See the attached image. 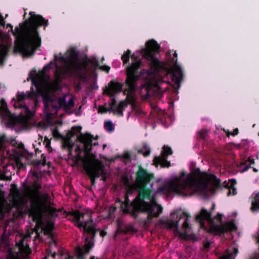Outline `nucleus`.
Segmentation results:
<instances>
[{
  "mask_svg": "<svg viewBox=\"0 0 259 259\" xmlns=\"http://www.w3.org/2000/svg\"><path fill=\"white\" fill-rule=\"evenodd\" d=\"M30 17L23 23L19 24L15 30L11 24H7V28H10L14 41L15 53H20L26 57L34 55L38 48L41 46V40L39 34L38 28L44 25H49L48 20H46L41 15H36L34 12L29 13Z\"/></svg>",
  "mask_w": 259,
  "mask_h": 259,
  "instance_id": "nucleus-1",
  "label": "nucleus"
},
{
  "mask_svg": "<svg viewBox=\"0 0 259 259\" xmlns=\"http://www.w3.org/2000/svg\"><path fill=\"white\" fill-rule=\"evenodd\" d=\"M69 58L61 56L59 59L66 65L65 73L70 76L74 77L80 80H85L89 72L93 73L98 68L109 72L110 67L107 65L99 66L97 61L87 58L85 60H78V53L73 48L69 50Z\"/></svg>",
  "mask_w": 259,
  "mask_h": 259,
  "instance_id": "nucleus-2",
  "label": "nucleus"
},
{
  "mask_svg": "<svg viewBox=\"0 0 259 259\" xmlns=\"http://www.w3.org/2000/svg\"><path fill=\"white\" fill-rule=\"evenodd\" d=\"M136 197L130 202L127 194L124 197V200H116L115 204L120 207L124 214H130L133 218L136 219L139 214L146 213L148 219L151 220L154 218H157L162 212L163 208L158 205L156 201L148 200L147 198H139L135 201Z\"/></svg>",
  "mask_w": 259,
  "mask_h": 259,
  "instance_id": "nucleus-3",
  "label": "nucleus"
},
{
  "mask_svg": "<svg viewBox=\"0 0 259 259\" xmlns=\"http://www.w3.org/2000/svg\"><path fill=\"white\" fill-rule=\"evenodd\" d=\"M131 58L133 62L126 68V79L124 83L127 89L125 90L128 94L136 91L138 88V81L140 78L138 74L139 70L142 66L141 60L135 54L131 55V51L127 50L121 56L123 64L125 65L129 62Z\"/></svg>",
  "mask_w": 259,
  "mask_h": 259,
  "instance_id": "nucleus-4",
  "label": "nucleus"
},
{
  "mask_svg": "<svg viewBox=\"0 0 259 259\" xmlns=\"http://www.w3.org/2000/svg\"><path fill=\"white\" fill-rule=\"evenodd\" d=\"M195 183V179L192 176L186 175L185 172H182L179 176L176 177L159 187L157 191L162 194L174 192L179 195H183V191L193 188Z\"/></svg>",
  "mask_w": 259,
  "mask_h": 259,
  "instance_id": "nucleus-5",
  "label": "nucleus"
},
{
  "mask_svg": "<svg viewBox=\"0 0 259 259\" xmlns=\"http://www.w3.org/2000/svg\"><path fill=\"white\" fill-rule=\"evenodd\" d=\"M153 178V174L149 173L141 165H138L136 174V181L138 186L139 191L138 197L136 199L135 201L140 198H147L148 200L156 201L155 196L152 194L151 189L147 187Z\"/></svg>",
  "mask_w": 259,
  "mask_h": 259,
  "instance_id": "nucleus-6",
  "label": "nucleus"
},
{
  "mask_svg": "<svg viewBox=\"0 0 259 259\" xmlns=\"http://www.w3.org/2000/svg\"><path fill=\"white\" fill-rule=\"evenodd\" d=\"M159 48L160 46L156 41L151 39L146 42L144 50V56L149 62L150 69L155 73L165 68V64L155 57V54L159 52Z\"/></svg>",
  "mask_w": 259,
  "mask_h": 259,
  "instance_id": "nucleus-7",
  "label": "nucleus"
},
{
  "mask_svg": "<svg viewBox=\"0 0 259 259\" xmlns=\"http://www.w3.org/2000/svg\"><path fill=\"white\" fill-rule=\"evenodd\" d=\"M92 212L90 210L79 211L78 210H72L67 212V215L73 217L77 221H79L80 217H87V220L83 222H78L76 226L81 229L83 228L84 233H87L90 239H94L96 236V230L91 225L93 224V219L92 217Z\"/></svg>",
  "mask_w": 259,
  "mask_h": 259,
  "instance_id": "nucleus-8",
  "label": "nucleus"
},
{
  "mask_svg": "<svg viewBox=\"0 0 259 259\" xmlns=\"http://www.w3.org/2000/svg\"><path fill=\"white\" fill-rule=\"evenodd\" d=\"M34 187L33 192L36 199L32 201V206L31 208H28L27 211L24 212L21 210V212L28 214L29 217L32 218L33 222L37 223L41 221L42 218L41 206L42 205H44V204L40 201L42 197L39 191V190L41 189V185L39 184L35 183Z\"/></svg>",
  "mask_w": 259,
  "mask_h": 259,
  "instance_id": "nucleus-9",
  "label": "nucleus"
},
{
  "mask_svg": "<svg viewBox=\"0 0 259 259\" xmlns=\"http://www.w3.org/2000/svg\"><path fill=\"white\" fill-rule=\"evenodd\" d=\"M17 100L15 101L14 106L15 108H22L24 113L28 117L33 116V113L30 110L29 108L26 105L24 101L26 100H31L34 101V93L27 92L26 93L24 92H18L17 93Z\"/></svg>",
  "mask_w": 259,
  "mask_h": 259,
  "instance_id": "nucleus-10",
  "label": "nucleus"
},
{
  "mask_svg": "<svg viewBox=\"0 0 259 259\" xmlns=\"http://www.w3.org/2000/svg\"><path fill=\"white\" fill-rule=\"evenodd\" d=\"M96 163H91L85 166V169L90 178L92 186L95 184L97 178H99L100 176H104L106 174L102 163L98 159L96 160Z\"/></svg>",
  "mask_w": 259,
  "mask_h": 259,
  "instance_id": "nucleus-11",
  "label": "nucleus"
},
{
  "mask_svg": "<svg viewBox=\"0 0 259 259\" xmlns=\"http://www.w3.org/2000/svg\"><path fill=\"white\" fill-rule=\"evenodd\" d=\"M237 229L234 221H231L219 225H214L210 228L209 232L215 235H221L228 232L235 231Z\"/></svg>",
  "mask_w": 259,
  "mask_h": 259,
  "instance_id": "nucleus-12",
  "label": "nucleus"
},
{
  "mask_svg": "<svg viewBox=\"0 0 259 259\" xmlns=\"http://www.w3.org/2000/svg\"><path fill=\"white\" fill-rule=\"evenodd\" d=\"M94 139L93 135L90 133L84 134H80L77 137V140L83 145V149L86 154H90L93 146L98 145V142L93 143V140Z\"/></svg>",
  "mask_w": 259,
  "mask_h": 259,
  "instance_id": "nucleus-13",
  "label": "nucleus"
},
{
  "mask_svg": "<svg viewBox=\"0 0 259 259\" xmlns=\"http://www.w3.org/2000/svg\"><path fill=\"white\" fill-rule=\"evenodd\" d=\"M90 237L87 236L85 238V243L83 248L80 246H77L75 248V252L77 259H85V255L90 253L92 248L94 247V243L92 240H90Z\"/></svg>",
  "mask_w": 259,
  "mask_h": 259,
  "instance_id": "nucleus-14",
  "label": "nucleus"
},
{
  "mask_svg": "<svg viewBox=\"0 0 259 259\" xmlns=\"http://www.w3.org/2000/svg\"><path fill=\"white\" fill-rule=\"evenodd\" d=\"M215 207V204L213 203L209 211H208L204 208H202L200 213L196 215V221L203 225H204V220L212 221L213 219L211 217V213L212 211L214 210Z\"/></svg>",
  "mask_w": 259,
  "mask_h": 259,
  "instance_id": "nucleus-15",
  "label": "nucleus"
},
{
  "mask_svg": "<svg viewBox=\"0 0 259 259\" xmlns=\"http://www.w3.org/2000/svg\"><path fill=\"white\" fill-rule=\"evenodd\" d=\"M173 61L175 62L174 66L171 69V73L173 77V80L178 85H180L183 79V73L180 66L178 64L177 59Z\"/></svg>",
  "mask_w": 259,
  "mask_h": 259,
  "instance_id": "nucleus-16",
  "label": "nucleus"
},
{
  "mask_svg": "<svg viewBox=\"0 0 259 259\" xmlns=\"http://www.w3.org/2000/svg\"><path fill=\"white\" fill-rule=\"evenodd\" d=\"M123 84L119 82L111 80L109 83V88L105 92L108 96L113 97L116 93L122 91Z\"/></svg>",
  "mask_w": 259,
  "mask_h": 259,
  "instance_id": "nucleus-17",
  "label": "nucleus"
},
{
  "mask_svg": "<svg viewBox=\"0 0 259 259\" xmlns=\"http://www.w3.org/2000/svg\"><path fill=\"white\" fill-rule=\"evenodd\" d=\"M152 86L151 84L148 82L142 84L140 85V93L142 97L148 99L153 94Z\"/></svg>",
  "mask_w": 259,
  "mask_h": 259,
  "instance_id": "nucleus-18",
  "label": "nucleus"
},
{
  "mask_svg": "<svg viewBox=\"0 0 259 259\" xmlns=\"http://www.w3.org/2000/svg\"><path fill=\"white\" fill-rule=\"evenodd\" d=\"M238 252V250L236 247L228 249L220 257V259H234L235 255H236Z\"/></svg>",
  "mask_w": 259,
  "mask_h": 259,
  "instance_id": "nucleus-19",
  "label": "nucleus"
},
{
  "mask_svg": "<svg viewBox=\"0 0 259 259\" xmlns=\"http://www.w3.org/2000/svg\"><path fill=\"white\" fill-rule=\"evenodd\" d=\"M166 157L156 156L153 161L155 164L160 165L162 167H169L170 166V163L166 159Z\"/></svg>",
  "mask_w": 259,
  "mask_h": 259,
  "instance_id": "nucleus-20",
  "label": "nucleus"
},
{
  "mask_svg": "<svg viewBox=\"0 0 259 259\" xmlns=\"http://www.w3.org/2000/svg\"><path fill=\"white\" fill-rule=\"evenodd\" d=\"M42 99L45 109L49 111L50 108V104L55 102V99L49 94H46L43 95Z\"/></svg>",
  "mask_w": 259,
  "mask_h": 259,
  "instance_id": "nucleus-21",
  "label": "nucleus"
},
{
  "mask_svg": "<svg viewBox=\"0 0 259 259\" xmlns=\"http://www.w3.org/2000/svg\"><path fill=\"white\" fill-rule=\"evenodd\" d=\"M32 84L34 85L38 92H41L44 89V85L42 81L40 80L35 76H31Z\"/></svg>",
  "mask_w": 259,
  "mask_h": 259,
  "instance_id": "nucleus-22",
  "label": "nucleus"
},
{
  "mask_svg": "<svg viewBox=\"0 0 259 259\" xmlns=\"http://www.w3.org/2000/svg\"><path fill=\"white\" fill-rule=\"evenodd\" d=\"M250 210L252 212H258L259 211V193H257L251 200V206Z\"/></svg>",
  "mask_w": 259,
  "mask_h": 259,
  "instance_id": "nucleus-23",
  "label": "nucleus"
},
{
  "mask_svg": "<svg viewBox=\"0 0 259 259\" xmlns=\"http://www.w3.org/2000/svg\"><path fill=\"white\" fill-rule=\"evenodd\" d=\"M9 47L7 45H2L0 50V65L4 61L5 58L8 55Z\"/></svg>",
  "mask_w": 259,
  "mask_h": 259,
  "instance_id": "nucleus-24",
  "label": "nucleus"
},
{
  "mask_svg": "<svg viewBox=\"0 0 259 259\" xmlns=\"http://www.w3.org/2000/svg\"><path fill=\"white\" fill-rule=\"evenodd\" d=\"M180 236L185 240H192L194 242L198 240L197 237L194 234H188L186 231L184 233H180Z\"/></svg>",
  "mask_w": 259,
  "mask_h": 259,
  "instance_id": "nucleus-25",
  "label": "nucleus"
},
{
  "mask_svg": "<svg viewBox=\"0 0 259 259\" xmlns=\"http://www.w3.org/2000/svg\"><path fill=\"white\" fill-rule=\"evenodd\" d=\"M182 216L181 215L179 217V220L177 221L172 220H168L165 222V224L169 229L175 228L176 230L179 229V221L182 218Z\"/></svg>",
  "mask_w": 259,
  "mask_h": 259,
  "instance_id": "nucleus-26",
  "label": "nucleus"
},
{
  "mask_svg": "<svg viewBox=\"0 0 259 259\" xmlns=\"http://www.w3.org/2000/svg\"><path fill=\"white\" fill-rule=\"evenodd\" d=\"M236 184V181L235 179H231L230 181V185L228 186L229 190L227 193V195L229 196L231 194L235 195L237 194V190L234 187V185Z\"/></svg>",
  "mask_w": 259,
  "mask_h": 259,
  "instance_id": "nucleus-27",
  "label": "nucleus"
},
{
  "mask_svg": "<svg viewBox=\"0 0 259 259\" xmlns=\"http://www.w3.org/2000/svg\"><path fill=\"white\" fill-rule=\"evenodd\" d=\"M128 103H129L126 101H121L119 102L116 109L119 116H122L123 115V110L124 108L127 107Z\"/></svg>",
  "mask_w": 259,
  "mask_h": 259,
  "instance_id": "nucleus-28",
  "label": "nucleus"
},
{
  "mask_svg": "<svg viewBox=\"0 0 259 259\" xmlns=\"http://www.w3.org/2000/svg\"><path fill=\"white\" fill-rule=\"evenodd\" d=\"M104 127L108 133H111L115 130V126L111 120L105 121L104 123Z\"/></svg>",
  "mask_w": 259,
  "mask_h": 259,
  "instance_id": "nucleus-29",
  "label": "nucleus"
},
{
  "mask_svg": "<svg viewBox=\"0 0 259 259\" xmlns=\"http://www.w3.org/2000/svg\"><path fill=\"white\" fill-rule=\"evenodd\" d=\"M172 154V151L171 148L168 146L164 145L161 151V157H167L169 155H170Z\"/></svg>",
  "mask_w": 259,
  "mask_h": 259,
  "instance_id": "nucleus-30",
  "label": "nucleus"
},
{
  "mask_svg": "<svg viewBox=\"0 0 259 259\" xmlns=\"http://www.w3.org/2000/svg\"><path fill=\"white\" fill-rule=\"evenodd\" d=\"M47 211L48 212V215L50 218H54L58 217V215L57 214V210L56 208L52 207L51 206H48L47 207Z\"/></svg>",
  "mask_w": 259,
  "mask_h": 259,
  "instance_id": "nucleus-31",
  "label": "nucleus"
},
{
  "mask_svg": "<svg viewBox=\"0 0 259 259\" xmlns=\"http://www.w3.org/2000/svg\"><path fill=\"white\" fill-rule=\"evenodd\" d=\"M41 159L40 160H33L32 161V163L34 165H38L39 164H42L43 165H45L46 164V158L44 154H42L41 155Z\"/></svg>",
  "mask_w": 259,
  "mask_h": 259,
  "instance_id": "nucleus-32",
  "label": "nucleus"
},
{
  "mask_svg": "<svg viewBox=\"0 0 259 259\" xmlns=\"http://www.w3.org/2000/svg\"><path fill=\"white\" fill-rule=\"evenodd\" d=\"M208 181L212 182L217 186L220 185L221 181L214 175H209L207 176Z\"/></svg>",
  "mask_w": 259,
  "mask_h": 259,
  "instance_id": "nucleus-33",
  "label": "nucleus"
},
{
  "mask_svg": "<svg viewBox=\"0 0 259 259\" xmlns=\"http://www.w3.org/2000/svg\"><path fill=\"white\" fill-rule=\"evenodd\" d=\"M139 153H141L143 154L144 156L147 157L150 154V149L149 146L145 144L143 146V148L139 150Z\"/></svg>",
  "mask_w": 259,
  "mask_h": 259,
  "instance_id": "nucleus-34",
  "label": "nucleus"
},
{
  "mask_svg": "<svg viewBox=\"0 0 259 259\" xmlns=\"http://www.w3.org/2000/svg\"><path fill=\"white\" fill-rule=\"evenodd\" d=\"M183 215L185 216V217H186L187 218L185 219L183 224V228L185 229V230H187V229H188L190 227V225L188 223V219L189 218H190L191 217V215L189 213H187V212H184L183 213Z\"/></svg>",
  "mask_w": 259,
  "mask_h": 259,
  "instance_id": "nucleus-35",
  "label": "nucleus"
},
{
  "mask_svg": "<svg viewBox=\"0 0 259 259\" xmlns=\"http://www.w3.org/2000/svg\"><path fill=\"white\" fill-rule=\"evenodd\" d=\"M8 111V110L6 102L2 100L0 105V115L4 114V113L7 112Z\"/></svg>",
  "mask_w": 259,
  "mask_h": 259,
  "instance_id": "nucleus-36",
  "label": "nucleus"
},
{
  "mask_svg": "<svg viewBox=\"0 0 259 259\" xmlns=\"http://www.w3.org/2000/svg\"><path fill=\"white\" fill-rule=\"evenodd\" d=\"M58 107L59 108L60 107H64L66 108V101L65 97L59 98L58 99Z\"/></svg>",
  "mask_w": 259,
  "mask_h": 259,
  "instance_id": "nucleus-37",
  "label": "nucleus"
},
{
  "mask_svg": "<svg viewBox=\"0 0 259 259\" xmlns=\"http://www.w3.org/2000/svg\"><path fill=\"white\" fill-rule=\"evenodd\" d=\"M57 69L55 72V75L58 80H61L62 78V74L61 70L59 69L58 66H56Z\"/></svg>",
  "mask_w": 259,
  "mask_h": 259,
  "instance_id": "nucleus-38",
  "label": "nucleus"
},
{
  "mask_svg": "<svg viewBox=\"0 0 259 259\" xmlns=\"http://www.w3.org/2000/svg\"><path fill=\"white\" fill-rule=\"evenodd\" d=\"M198 136L200 139H204L207 136V132L205 130H201L198 132Z\"/></svg>",
  "mask_w": 259,
  "mask_h": 259,
  "instance_id": "nucleus-39",
  "label": "nucleus"
},
{
  "mask_svg": "<svg viewBox=\"0 0 259 259\" xmlns=\"http://www.w3.org/2000/svg\"><path fill=\"white\" fill-rule=\"evenodd\" d=\"M239 133V130L237 128H235L232 132H230L229 131H227L226 132V135L228 137H229L230 135H232L233 136H235L237 135Z\"/></svg>",
  "mask_w": 259,
  "mask_h": 259,
  "instance_id": "nucleus-40",
  "label": "nucleus"
},
{
  "mask_svg": "<svg viewBox=\"0 0 259 259\" xmlns=\"http://www.w3.org/2000/svg\"><path fill=\"white\" fill-rule=\"evenodd\" d=\"M81 126H74L72 127V132H71V136H73L74 135V133H80L81 130Z\"/></svg>",
  "mask_w": 259,
  "mask_h": 259,
  "instance_id": "nucleus-41",
  "label": "nucleus"
},
{
  "mask_svg": "<svg viewBox=\"0 0 259 259\" xmlns=\"http://www.w3.org/2000/svg\"><path fill=\"white\" fill-rule=\"evenodd\" d=\"M74 105V101L72 98H70L68 101L66 102V108L73 107Z\"/></svg>",
  "mask_w": 259,
  "mask_h": 259,
  "instance_id": "nucleus-42",
  "label": "nucleus"
},
{
  "mask_svg": "<svg viewBox=\"0 0 259 259\" xmlns=\"http://www.w3.org/2000/svg\"><path fill=\"white\" fill-rule=\"evenodd\" d=\"M20 250L26 253H28L31 252V249L27 244L25 245L24 248L20 249Z\"/></svg>",
  "mask_w": 259,
  "mask_h": 259,
  "instance_id": "nucleus-43",
  "label": "nucleus"
},
{
  "mask_svg": "<svg viewBox=\"0 0 259 259\" xmlns=\"http://www.w3.org/2000/svg\"><path fill=\"white\" fill-rule=\"evenodd\" d=\"M45 140L46 141V148H47L48 151L49 152H51L52 150V149L51 147V142L47 138H45Z\"/></svg>",
  "mask_w": 259,
  "mask_h": 259,
  "instance_id": "nucleus-44",
  "label": "nucleus"
},
{
  "mask_svg": "<svg viewBox=\"0 0 259 259\" xmlns=\"http://www.w3.org/2000/svg\"><path fill=\"white\" fill-rule=\"evenodd\" d=\"M103 109H104V111H101V113H106L107 112H111V111H112V112H115V109H114V107L111 106L110 105V107L109 108H106V107H102Z\"/></svg>",
  "mask_w": 259,
  "mask_h": 259,
  "instance_id": "nucleus-45",
  "label": "nucleus"
},
{
  "mask_svg": "<svg viewBox=\"0 0 259 259\" xmlns=\"http://www.w3.org/2000/svg\"><path fill=\"white\" fill-rule=\"evenodd\" d=\"M247 161L250 162L249 166H246L244 168L243 171L247 170L248 168L251 167L250 165L253 164L254 163V159L251 158L250 157L248 158Z\"/></svg>",
  "mask_w": 259,
  "mask_h": 259,
  "instance_id": "nucleus-46",
  "label": "nucleus"
},
{
  "mask_svg": "<svg viewBox=\"0 0 259 259\" xmlns=\"http://www.w3.org/2000/svg\"><path fill=\"white\" fill-rule=\"evenodd\" d=\"M122 157L125 160H127L128 161L131 160V155L128 152L124 153Z\"/></svg>",
  "mask_w": 259,
  "mask_h": 259,
  "instance_id": "nucleus-47",
  "label": "nucleus"
},
{
  "mask_svg": "<svg viewBox=\"0 0 259 259\" xmlns=\"http://www.w3.org/2000/svg\"><path fill=\"white\" fill-rule=\"evenodd\" d=\"M12 186H13L15 189V195H16V197L20 199V193H19L18 190L17 189V185L16 184H12Z\"/></svg>",
  "mask_w": 259,
  "mask_h": 259,
  "instance_id": "nucleus-48",
  "label": "nucleus"
},
{
  "mask_svg": "<svg viewBox=\"0 0 259 259\" xmlns=\"http://www.w3.org/2000/svg\"><path fill=\"white\" fill-rule=\"evenodd\" d=\"M17 244L20 249L21 248H24V246L26 244H24V240L23 239H22L19 241Z\"/></svg>",
  "mask_w": 259,
  "mask_h": 259,
  "instance_id": "nucleus-49",
  "label": "nucleus"
},
{
  "mask_svg": "<svg viewBox=\"0 0 259 259\" xmlns=\"http://www.w3.org/2000/svg\"><path fill=\"white\" fill-rule=\"evenodd\" d=\"M64 146L68 147L69 151V156H70V155H72L71 150L72 149V146L71 145H70V144L68 142L64 143Z\"/></svg>",
  "mask_w": 259,
  "mask_h": 259,
  "instance_id": "nucleus-50",
  "label": "nucleus"
},
{
  "mask_svg": "<svg viewBox=\"0 0 259 259\" xmlns=\"http://www.w3.org/2000/svg\"><path fill=\"white\" fill-rule=\"evenodd\" d=\"M5 23L6 21H5L3 15L0 13V27H4L5 26Z\"/></svg>",
  "mask_w": 259,
  "mask_h": 259,
  "instance_id": "nucleus-51",
  "label": "nucleus"
},
{
  "mask_svg": "<svg viewBox=\"0 0 259 259\" xmlns=\"http://www.w3.org/2000/svg\"><path fill=\"white\" fill-rule=\"evenodd\" d=\"M210 246V243L209 241H206L203 243L204 249L208 250Z\"/></svg>",
  "mask_w": 259,
  "mask_h": 259,
  "instance_id": "nucleus-52",
  "label": "nucleus"
},
{
  "mask_svg": "<svg viewBox=\"0 0 259 259\" xmlns=\"http://www.w3.org/2000/svg\"><path fill=\"white\" fill-rule=\"evenodd\" d=\"M75 159V162L76 163H77L78 161L82 159L81 156L80 155V153H77L76 155L74 157Z\"/></svg>",
  "mask_w": 259,
  "mask_h": 259,
  "instance_id": "nucleus-53",
  "label": "nucleus"
},
{
  "mask_svg": "<svg viewBox=\"0 0 259 259\" xmlns=\"http://www.w3.org/2000/svg\"><path fill=\"white\" fill-rule=\"evenodd\" d=\"M110 105H111V106H112L113 107H116V101L115 99V98H113L111 99V102L110 103Z\"/></svg>",
  "mask_w": 259,
  "mask_h": 259,
  "instance_id": "nucleus-54",
  "label": "nucleus"
},
{
  "mask_svg": "<svg viewBox=\"0 0 259 259\" xmlns=\"http://www.w3.org/2000/svg\"><path fill=\"white\" fill-rule=\"evenodd\" d=\"M214 219L218 220L220 222H221L222 221V214L219 213L215 217H214Z\"/></svg>",
  "mask_w": 259,
  "mask_h": 259,
  "instance_id": "nucleus-55",
  "label": "nucleus"
},
{
  "mask_svg": "<svg viewBox=\"0 0 259 259\" xmlns=\"http://www.w3.org/2000/svg\"><path fill=\"white\" fill-rule=\"evenodd\" d=\"M87 217H84V218H81L80 217V219L79 221H77L76 220H75L74 219V220L75 221V226H76L77 224H78V222H83V221H85L87 220Z\"/></svg>",
  "mask_w": 259,
  "mask_h": 259,
  "instance_id": "nucleus-56",
  "label": "nucleus"
},
{
  "mask_svg": "<svg viewBox=\"0 0 259 259\" xmlns=\"http://www.w3.org/2000/svg\"><path fill=\"white\" fill-rule=\"evenodd\" d=\"M54 103L55 102H54L53 103H51L50 106H51L52 108H53L54 109H59L58 106L56 104H55Z\"/></svg>",
  "mask_w": 259,
  "mask_h": 259,
  "instance_id": "nucleus-57",
  "label": "nucleus"
},
{
  "mask_svg": "<svg viewBox=\"0 0 259 259\" xmlns=\"http://www.w3.org/2000/svg\"><path fill=\"white\" fill-rule=\"evenodd\" d=\"M51 69V65L50 64H47L45 65L44 67V69L45 71L49 70Z\"/></svg>",
  "mask_w": 259,
  "mask_h": 259,
  "instance_id": "nucleus-58",
  "label": "nucleus"
},
{
  "mask_svg": "<svg viewBox=\"0 0 259 259\" xmlns=\"http://www.w3.org/2000/svg\"><path fill=\"white\" fill-rule=\"evenodd\" d=\"M107 233L106 232H105V231H103V230H101L100 231V236L102 237H104L106 235Z\"/></svg>",
  "mask_w": 259,
  "mask_h": 259,
  "instance_id": "nucleus-59",
  "label": "nucleus"
},
{
  "mask_svg": "<svg viewBox=\"0 0 259 259\" xmlns=\"http://www.w3.org/2000/svg\"><path fill=\"white\" fill-rule=\"evenodd\" d=\"M18 148L20 149H24V145L23 143H21L18 144Z\"/></svg>",
  "mask_w": 259,
  "mask_h": 259,
  "instance_id": "nucleus-60",
  "label": "nucleus"
},
{
  "mask_svg": "<svg viewBox=\"0 0 259 259\" xmlns=\"http://www.w3.org/2000/svg\"><path fill=\"white\" fill-rule=\"evenodd\" d=\"M82 151V149L80 148L79 146H77L75 149V152L77 153H80Z\"/></svg>",
  "mask_w": 259,
  "mask_h": 259,
  "instance_id": "nucleus-61",
  "label": "nucleus"
},
{
  "mask_svg": "<svg viewBox=\"0 0 259 259\" xmlns=\"http://www.w3.org/2000/svg\"><path fill=\"white\" fill-rule=\"evenodd\" d=\"M91 87L93 89H98V85L96 84V83H93L92 85H91Z\"/></svg>",
  "mask_w": 259,
  "mask_h": 259,
  "instance_id": "nucleus-62",
  "label": "nucleus"
},
{
  "mask_svg": "<svg viewBox=\"0 0 259 259\" xmlns=\"http://www.w3.org/2000/svg\"><path fill=\"white\" fill-rule=\"evenodd\" d=\"M250 259H259V256L257 255H254L250 257Z\"/></svg>",
  "mask_w": 259,
  "mask_h": 259,
  "instance_id": "nucleus-63",
  "label": "nucleus"
},
{
  "mask_svg": "<svg viewBox=\"0 0 259 259\" xmlns=\"http://www.w3.org/2000/svg\"><path fill=\"white\" fill-rule=\"evenodd\" d=\"M255 239H256V243L259 244V232L258 233L256 237H255Z\"/></svg>",
  "mask_w": 259,
  "mask_h": 259,
  "instance_id": "nucleus-64",
  "label": "nucleus"
}]
</instances>
